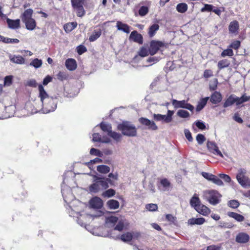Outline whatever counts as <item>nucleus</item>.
<instances>
[{"mask_svg":"<svg viewBox=\"0 0 250 250\" xmlns=\"http://www.w3.org/2000/svg\"><path fill=\"white\" fill-rule=\"evenodd\" d=\"M250 237L246 233L241 232L238 234L236 237V241L240 243H246L249 240Z\"/></svg>","mask_w":250,"mask_h":250,"instance_id":"nucleus-13","label":"nucleus"},{"mask_svg":"<svg viewBox=\"0 0 250 250\" xmlns=\"http://www.w3.org/2000/svg\"><path fill=\"white\" fill-rule=\"evenodd\" d=\"M159 25L158 24L155 23L152 24L151 26H150L148 30V35L150 37H153L156 32L159 30Z\"/></svg>","mask_w":250,"mask_h":250,"instance_id":"nucleus-33","label":"nucleus"},{"mask_svg":"<svg viewBox=\"0 0 250 250\" xmlns=\"http://www.w3.org/2000/svg\"><path fill=\"white\" fill-rule=\"evenodd\" d=\"M89 205L93 208H100L103 207V203L101 198L94 197L90 200Z\"/></svg>","mask_w":250,"mask_h":250,"instance_id":"nucleus-12","label":"nucleus"},{"mask_svg":"<svg viewBox=\"0 0 250 250\" xmlns=\"http://www.w3.org/2000/svg\"><path fill=\"white\" fill-rule=\"evenodd\" d=\"M246 170L240 168L238 170L236 179L238 183L244 188H250V180L246 176Z\"/></svg>","mask_w":250,"mask_h":250,"instance_id":"nucleus-6","label":"nucleus"},{"mask_svg":"<svg viewBox=\"0 0 250 250\" xmlns=\"http://www.w3.org/2000/svg\"><path fill=\"white\" fill-rule=\"evenodd\" d=\"M196 210L204 216H207L210 213V209L207 207L202 204H201L200 207L197 208Z\"/></svg>","mask_w":250,"mask_h":250,"instance_id":"nucleus-26","label":"nucleus"},{"mask_svg":"<svg viewBox=\"0 0 250 250\" xmlns=\"http://www.w3.org/2000/svg\"><path fill=\"white\" fill-rule=\"evenodd\" d=\"M130 39L140 44H142L143 42L142 36L140 34L138 33L136 31H133L131 33Z\"/></svg>","mask_w":250,"mask_h":250,"instance_id":"nucleus-15","label":"nucleus"},{"mask_svg":"<svg viewBox=\"0 0 250 250\" xmlns=\"http://www.w3.org/2000/svg\"><path fill=\"white\" fill-rule=\"evenodd\" d=\"M100 126L102 130L107 133L108 135L112 131V127L111 125L105 123H101Z\"/></svg>","mask_w":250,"mask_h":250,"instance_id":"nucleus-35","label":"nucleus"},{"mask_svg":"<svg viewBox=\"0 0 250 250\" xmlns=\"http://www.w3.org/2000/svg\"><path fill=\"white\" fill-rule=\"evenodd\" d=\"M101 35V31L99 30L98 31L95 30L92 35L89 37V41L90 42H94L100 37Z\"/></svg>","mask_w":250,"mask_h":250,"instance_id":"nucleus-40","label":"nucleus"},{"mask_svg":"<svg viewBox=\"0 0 250 250\" xmlns=\"http://www.w3.org/2000/svg\"><path fill=\"white\" fill-rule=\"evenodd\" d=\"M227 214L229 217L233 218L238 222H242L244 220V217L237 213L233 212H228Z\"/></svg>","mask_w":250,"mask_h":250,"instance_id":"nucleus-28","label":"nucleus"},{"mask_svg":"<svg viewBox=\"0 0 250 250\" xmlns=\"http://www.w3.org/2000/svg\"><path fill=\"white\" fill-rule=\"evenodd\" d=\"M229 206L230 208H235L239 207V203L238 201L235 200H230L229 203Z\"/></svg>","mask_w":250,"mask_h":250,"instance_id":"nucleus-53","label":"nucleus"},{"mask_svg":"<svg viewBox=\"0 0 250 250\" xmlns=\"http://www.w3.org/2000/svg\"><path fill=\"white\" fill-rule=\"evenodd\" d=\"M195 125L198 128L201 130H204L206 128L205 123L203 122L197 121L195 122Z\"/></svg>","mask_w":250,"mask_h":250,"instance_id":"nucleus-63","label":"nucleus"},{"mask_svg":"<svg viewBox=\"0 0 250 250\" xmlns=\"http://www.w3.org/2000/svg\"><path fill=\"white\" fill-rule=\"evenodd\" d=\"M249 100H250V96H247L245 93L243 94L240 97L231 94L225 101L223 106L227 107L233 105L234 103L236 104L237 106H239Z\"/></svg>","mask_w":250,"mask_h":250,"instance_id":"nucleus-3","label":"nucleus"},{"mask_svg":"<svg viewBox=\"0 0 250 250\" xmlns=\"http://www.w3.org/2000/svg\"><path fill=\"white\" fill-rule=\"evenodd\" d=\"M188 5L186 3H180L177 5L176 10L181 13H185L188 10Z\"/></svg>","mask_w":250,"mask_h":250,"instance_id":"nucleus-36","label":"nucleus"},{"mask_svg":"<svg viewBox=\"0 0 250 250\" xmlns=\"http://www.w3.org/2000/svg\"><path fill=\"white\" fill-rule=\"evenodd\" d=\"M146 208L150 211H154L157 210L158 206L155 204H148L146 205Z\"/></svg>","mask_w":250,"mask_h":250,"instance_id":"nucleus-44","label":"nucleus"},{"mask_svg":"<svg viewBox=\"0 0 250 250\" xmlns=\"http://www.w3.org/2000/svg\"><path fill=\"white\" fill-rule=\"evenodd\" d=\"M177 115L182 118H188L190 116L189 112L183 109L179 110L177 112Z\"/></svg>","mask_w":250,"mask_h":250,"instance_id":"nucleus-39","label":"nucleus"},{"mask_svg":"<svg viewBox=\"0 0 250 250\" xmlns=\"http://www.w3.org/2000/svg\"><path fill=\"white\" fill-rule=\"evenodd\" d=\"M213 72L210 69H206L204 71L203 76L205 78H208L213 76Z\"/></svg>","mask_w":250,"mask_h":250,"instance_id":"nucleus-60","label":"nucleus"},{"mask_svg":"<svg viewBox=\"0 0 250 250\" xmlns=\"http://www.w3.org/2000/svg\"><path fill=\"white\" fill-rule=\"evenodd\" d=\"M39 97L42 103V111L44 113L54 111L57 107L55 100L49 97L42 84L39 85Z\"/></svg>","mask_w":250,"mask_h":250,"instance_id":"nucleus-1","label":"nucleus"},{"mask_svg":"<svg viewBox=\"0 0 250 250\" xmlns=\"http://www.w3.org/2000/svg\"><path fill=\"white\" fill-rule=\"evenodd\" d=\"M174 111L168 110L167 115H162L160 114H154L153 119L156 121H163L166 123H169L172 120V116Z\"/></svg>","mask_w":250,"mask_h":250,"instance_id":"nucleus-7","label":"nucleus"},{"mask_svg":"<svg viewBox=\"0 0 250 250\" xmlns=\"http://www.w3.org/2000/svg\"><path fill=\"white\" fill-rule=\"evenodd\" d=\"M118 129L125 136L134 137L137 135V129L135 125L128 122H123L118 125Z\"/></svg>","mask_w":250,"mask_h":250,"instance_id":"nucleus-4","label":"nucleus"},{"mask_svg":"<svg viewBox=\"0 0 250 250\" xmlns=\"http://www.w3.org/2000/svg\"><path fill=\"white\" fill-rule=\"evenodd\" d=\"M133 237V234L131 232H127L122 234L120 237L119 235L115 237V239H121L122 241L125 242H127L130 241Z\"/></svg>","mask_w":250,"mask_h":250,"instance_id":"nucleus-20","label":"nucleus"},{"mask_svg":"<svg viewBox=\"0 0 250 250\" xmlns=\"http://www.w3.org/2000/svg\"><path fill=\"white\" fill-rule=\"evenodd\" d=\"M139 121L142 125L146 126L148 129L152 130L158 129V126L154 122L150 121L146 118L141 117L139 119Z\"/></svg>","mask_w":250,"mask_h":250,"instance_id":"nucleus-9","label":"nucleus"},{"mask_svg":"<svg viewBox=\"0 0 250 250\" xmlns=\"http://www.w3.org/2000/svg\"><path fill=\"white\" fill-rule=\"evenodd\" d=\"M208 99L209 97H206L201 99L198 103V104L196 108V110L197 112H199L200 111H201L206 105Z\"/></svg>","mask_w":250,"mask_h":250,"instance_id":"nucleus-32","label":"nucleus"},{"mask_svg":"<svg viewBox=\"0 0 250 250\" xmlns=\"http://www.w3.org/2000/svg\"><path fill=\"white\" fill-rule=\"evenodd\" d=\"M77 52L79 55H82L87 50L86 48L83 45H79L77 48Z\"/></svg>","mask_w":250,"mask_h":250,"instance_id":"nucleus-62","label":"nucleus"},{"mask_svg":"<svg viewBox=\"0 0 250 250\" xmlns=\"http://www.w3.org/2000/svg\"><path fill=\"white\" fill-rule=\"evenodd\" d=\"M164 45V43L159 41H152L150 42L149 49V54L154 55L159 50L160 48Z\"/></svg>","mask_w":250,"mask_h":250,"instance_id":"nucleus-10","label":"nucleus"},{"mask_svg":"<svg viewBox=\"0 0 250 250\" xmlns=\"http://www.w3.org/2000/svg\"><path fill=\"white\" fill-rule=\"evenodd\" d=\"M213 8V6L210 4H206L203 8H202L201 10V11L202 12L205 11H212Z\"/></svg>","mask_w":250,"mask_h":250,"instance_id":"nucleus-59","label":"nucleus"},{"mask_svg":"<svg viewBox=\"0 0 250 250\" xmlns=\"http://www.w3.org/2000/svg\"><path fill=\"white\" fill-rule=\"evenodd\" d=\"M77 11V15L78 17H82L85 14L83 5L74 8Z\"/></svg>","mask_w":250,"mask_h":250,"instance_id":"nucleus-43","label":"nucleus"},{"mask_svg":"<svg viewBox=\"0 0 250 250\" xmlns=\"http://www.w3.org/2000/svg\"><path fill=\"white\" fill-rule=\"evenodd\" d=\"M97 170L102 173H107L110 171V167L106 165H100L97 167Z\"/></svg>","mask_w":250,"mask_h":250,"instance_id":"nucleus-38","label":"nucleus"},{"mask_svg":"<svg viewBox=\"0 0 250 250\" xmlns=\"http://www.w3.org/2000/svg\"><path fill=\"white\" fill-rule=\"evenodd\" d=\"M6 21L8 27L10 28L18 29L20 26V20L19 19L13 20L9 18H7Z\"/></svg>","mask_w":250,"mask_h":250,"instance_id":"nucleus-16","label":"nucleus"},{"mask_svg":"<svg viewBox=\"0 0 250 250\" xmlns=\"http://www.w3.org/2000/svg\"><path fill=\"white\" fill-rule=\"evenodd\" d=\"M72 5L73 8L83 5V0H71Z\"/></svg>","mask_w":250,"mask_h":250,"instance_id":"nucleus-48","label":"nucleus"},{"mask_svg":"<svg viewBox=\"0 0 250 250\" xmlns=\"http://www.w3.org/2000/svg\"><path fill=\"white\" fill-rule=\"evenodd\" d=\"M116 27L118 30L122 31L127 34L130 32V27L126 24L118 21L116 23Z\"/></svg>","mask_w":250,"mask_h":250,"instance_id":"nucleus-17","label":"nucleus"},{"mask_svg":"<svg viewBox=\"0 0 250 250\" xmlns=\"http://www.w3.org/2000/svg\"><path fill=\"white\" fill-rule=\"evenodd\" d=\"M233 55V52L231 49L228 48L227 49L224 50L222 53H221V56L223 57H225V56H232Z\"/></svg>","mask_w":250,"mask_h":250,"instance_id":"nucleus-46","label":"nucleus"},{"mask_svg":"<svg viewBox=\"0 0 250 250\" xmlns=\"http://www.w3.org/2000/svg\"><path fill=\"white\" fill-rule=\"evenodd\" d=\"M201 174L205 179L210 181H211L214 176V175L206 172H202Z\"/></svg>","mask_w":250,"mask_h":250,"instance_id":"nucleus-57","label":"nucleus"},{"mask_svg":"<svg viewBox=\"0 0 250 250\" xmlns=\"http://www.w3.org/2000/svg\"><path fill=\"white\" fill-rule=\"evenodd\" d=\"M42 64V61L37 58L34 59L30 63V65L36 68L40 67Z\"/></svg>","mask_w":250,"mask_h":250,"instance_id":"nucleus-41","label":"nucleus"},{"mask_svg":"<svg viewBox=\"0 0 250 250\" xmlns=\"http://www.w3.org/2000/svg\"><path fill=\"white\" fill-rule=\"evenodd\" d=\"M102 162V159L96 158L92 160H91L90 161L84 163V165L87 166L90 169H91V167H90V164H93L95 163H101Z\"/></svg>","mask_w":250,"mask_h":250,"instance_id":"nucleus-50","label":"nucleus"},{"mask_svg":"<svg viewBox=\"0 0 250 250\" xmlns=\"http://www.w3.org/2000/svg\"><path fill=\"white\" fill-rule=\"evenodd\" d=\"M148 12V8L146 6H143L140 7L139 10V14L141 16L146 15Z\"/></svg>","mask_w":250,"mask_h":250,"instance_id":"nucleus-47","label":"nucleus"},{"mask_svg":"<svg viewBox=\"0 0 250 250\" xmlns=\"http://www.w3.org/2000/svg\"><path fill=\"white\" fill-rule=\"evenodd\" d=\"M10 60L15 63L22 64L25 62L24 59L20 55H14L10 56Z\"/></svg>","mask_w":250,"mask_h":250,"instance_id":"nucleus-24","label":"nucleus"},{"mask_svg":"<svg viewBox=\"0 0 250 250\" xmlns=\"http://www.w3.org/2000/svg\"><path fill=\"white\" fill-rule=\"evenodd\" d=\"M108 136L112 138L117 142H119L122 139V135L120 133L116 132H113L112 131L109 134Z\"/></svg>","mask_w":250,"mask_h":250,"instance_id":"nucleus-42","label":"nucleus"},{"mask_svg":"<svg viewBox=\"0 0 250 250\" xmlns=\"http://www.w3.org/2000/svg\"><path fill=\"white\" fill-rule=\"evenodd\" d=\"M92 140L94 142H100L104 143H109L111 142V140L107 137H104L102 138L99 133H94Z\"/></svg>","mask_w":250,"mask_h":250,"instance_id":"nucleus-19","label":"nucleus"},{"mask_svg":"<svg viewBox=\"0 0 250 250\" xmlns=\"http://www.w3.org/2000/svg\"><path fill=\"white\" fill-rule=\"evenodd\" d=\"M196 140L198 143L200 145H202L204 141L206 140L205 136L201 134H199L196 136Z\"/></svg>","mask_w":250,"mask_h":250,"instance_id":"nucleus-54","label":"nucleus"},{"mask_svg":"<svg viewBox=\"0 0 250 250\" xmlns=\"http://www.w3.org/2000/svg\"><path fill=\"white\" fill-rule=\"evenodd\" d=\"M191 206L196 209L197 208L200 207L201 204L200 200L196 194H194L190 201Z\"/></svg>","mask_w":250,"mask_h":250,"instance_id":"nucleus-21","label":"nucleus"},{"mask_svg":"<svg viewBox=\"0 0 250 250\" xmlns=\"http://www.w3.org/2000/svg\"><path fill=\"white\" fill-rule=\"evenodd\" d=\"M211 182L218 186L223 185V182L222 181V180L215 175H214L213 177L212 178Z\"/></svg>","mask_w":250,"mask_h":250,"instance_id":"nucleus-56","label":"nucleus"},{"mask_svg":"<svg viewBox=\"0 0 250 250\" xmlns=\"http://www.w3.org/2000/svg\"><path fill=\"white\" fill-rule=\"evenodd\" d=\"M65 66L68 70L73 71L76 69L77 65L74 59H68L65 61Z\"/></svg>","mask_w":250,"mask_h":250,"instance_id":"nucleus-18","label":"nucleus"},{"mask_svg":"<svg viewBox=\"0 0 250 250\" xmlns=\"http://www.w3.org/2000/svg\"><path fill=\"white\" fill-rule=\"evenodd\" d=\"M125 222L123 220L119 221L118 224L114 228V230H119L120 231H122L124 227Z\"/></svg>","mask_w":250,"mask_h":250,"instance_id":"nucleus-52","label":"nucleus"},{"mask_svg":"<svg viewBox=\"0 0 250 250\" xmlns=\"http://www.w3.org/2000/svg\"><path fill=\"white\" fill-rule=\"evenodd\" d=\"M208 150L214 155H217L223 158V155L219 150L216 143L213 142L208 141L207 144Z\"/></svg>","mask_w":250,"mask_h":250,"instance_id":"nucleus-11","label":"nucleus"},{"mask_svg":"<svg viewBox=\"0 0 250 250\" xmlns=\"http://www.w3.org/2000/svg\"><path fill=\"white\" fill-rule=\"evenodd\" d=\"M184 133L186 138L188 141L192 142L193 141V138L192 137L191 134L188 129H185Z\"/></svg>","mask_w":250,"mask_h":250,"instance_id":"nucleus-61","label":"nucleus"},{"mask_svg":"<svg viewBox=\"0 0 250 250\" xmlns=\"http://www.w3.org/2000/svg\"><path fill=\"white\" fill-rule=\"evenodd\" d=\"M77 26L76 22H69L65 24L63 26L64 31L69 33L74 29Z\"/></svg>","mask_w":250,"mask_h":250,"instance_id":"nucleus-30","label":"nucleus"},{"mask_svg":"<svg viewBox=\"0 0 250 250\" xmlns=\"http://www.w3.org/2000/svg\"><path fill=\"white\" fill-rule=\"evenodd\" d=\"M219 176L221 178L223 179L224 181L226 182L229 183L231 181L230 177L228 175L224 174H220Z\"/></svg>","mask_w":250,"mask_h":250,"instance_id":"nucleus-64","label":"nucleus"},{"mask_svg":"<svg viewBox=\"0 0 250 250\" xmlns=\"http://www.w3.org/2000/svg\"><path fill=\"white\" fill-rule=\"evenodd\" d=\"M229 65L230 62L227 59H224L219 61L217 66L219 70H220L224 68L228 67Z\"/></svg>","mask_w":250,"mask_h":250,"instance_id":"nucleus-34","label":"nucleus"},{"mask_svg":"<svg viewBox=\"0 0 250 250\" xmlns=\"http://www.w3.org/2000/svg\"><path fill=\"white\" fill-rule=\"evenodd\" d=\"M93 182L88 188L87 191L90 193H97L101 192L108 188L107 182H110V180L107 178L106 181L104 180L102 177L93 176Z\"/></svg>","mask_w":250,"mask_h":250,"instance_id":"nucleus-2","label":"nucleus"},{"mask_svg":"<svg viewBox=\"0 0 250 250\" xmlns=\"http://www.w3.org/2000/svg\"><path fill=\"white\" fill-rule=\"evenodd\" d=\"M115 194V191L112 189H109L104 192L102 195L104 197H110L113 196Z\"/></svg>","mask_w":250,"mask_h":250,"instance_id":"nucleus-45","label":"nucleus"},{"mask_svg":"<svg viewBox=\"0 0 250 250\" xmlns=\"http://www.w3.org/2000/svg\"><path fill=\"white\" fill-rule=\"evenodd\" d=\"M90 153L91 155L97 156L99 157H102L103 156V153L100 151L99 150L97 149L94 148H92L90 149Z\"/></svg>","mask_w":250,"mask_h":250,"instance_id":"nucleus-49","label":"nucleus"},{"mask_svg":"<svg viewBox=\"0 0 250 250\" xmlns=\"http://www.w3.org/2000/svg\"><path fill=\"white\" fill-rule=\"evenodd\" d=\"M203 197L211 205H215L220 202L221 195L215 190H206L203 192Z\"/></svg>","mask_w":250,"mask_h":250,"instance_id":"nucleus-5","label":"nucleus"},{"mask_svg":"<svg viewBox=\"0 0 250 250\" xmlns=\"http://www.w3.org/2000/svg\"><path fill=\"white\" fill-rule=\"evenodd\" d=\"M118 218L115 216H110L106 218V225L108 227H112L117 222Z\"/></svg>","mask_w":250,"mask_h":250,"instance_id":"nucleus-29","label":"nucleus"},{"mask_svg":"<svg viewBox=\"0 0 250 250\" xmlns=\"http://www.w3.org/2000/svg\"><path fill=\"white\" fill-rule=\"evenodd\" d=\"M149 53V52H148V51L146 48L143 47L140 49L139 52V55L142 57H144L148 55Z\"/></svg>","mask_w":250,"mask_h":250,"instance_id":"nucleus-51","label":"nucleus"},{"mask_svg":"<svg viewBox=\"0 0 250 250\" xmlns=\"http://www.w3.org/2000/svg\"><path fill=\"white\" fill-rule=\"evenodd\" d=\"M33 11L32 9H28L26 10L21 16V19L23 22L31 19Z\"/></svg>","mask_w":250,"mask_h":250,"instance_id":"nucleus-23","label":"nucleus"},{"mask_svg":"<svg viewBox=\"0 0 250 250\" xmlns=\"http://www.w3.org/2000/svg\"><path fill=\"white\" fill-rule=\"evenodd\" d=\"M161 185L163 187V191H168L171 188L170 182L166 178L162 179L160 181Z\"/></svg>","mask_w":250,"mask_h":250,"instance_id":"nucleus-31","label":"nucleus"},{"mask_svg":"<svg viewBox=\"0 0 250 250\" xmlns=\"http://www.w3.org/2000/svg\"><path fill=\"white\" fill-rule=\"evenodd\" d=\"M25 24L27 29L29 30H34L36 26V22L35 20L34 19H31L28 20H27L23 22Z\"/></svg>","mask_w":250,"mask_h":250,"instance_id":"nucleus-25","label":"nucleus"},{"mask_svg":"<svg viewBox=\"0 0 250 250\" xmlns=\"http://www.w3.org/2000/svg\"><path fill=\"white\" fill-rule=\"evenodd\" d=\"M67 77V75L64 72L60 71L57 75V78L60 81H63L64 80L66 79Z\"/></svg>","mask_w":250,"mask_h":250,"instance_id":"nucleus-55","label":"nucleus"},{"mask_svg":"<svg viewBox=\"0 0 250 250\" xmlns=\"http://www.w3.org/2000/svg\"><path fill=\"white\" fill-rule=\"evenodd\" d=\"M205 222V219L204 218L201 217V218H192L191 219H189L188 220V224L191 225H202Z\"/></svg>","mask_w":250,"mask_h":250,"instance_id":"nucleus-27","label":"nucleus"},{"mask_svg":"<svg viewBox=\"0 0 250 250\" xmlns=\"http://www.w3.org/2000/svg\"><path fill=\"white\" fill-rule=\"evenodd\" d=\"M172 104L175 108H185L192 112L194 109V106L188 103L187 101H178L175 99L172 100Z\"/></svg>","mask_w":250,"mask_h":250,"instance_id":"nucleus-8","label":"nucleus"},{"mask_svg":"<svg viewBox=\"0 0 250 250\" xmlns=\"http://www.w3.org/2000/svg\"><path fill=\"white\" fill-rule=\"evenodd\" d=\"M107 204L108 207L110 209H115L118 208L119 207V203L117 200H109Z\"/></svg>","mask_w":250,"mask_h":250,"instance_id":"nucleus-37","label":"nucleus"},{"mask_svg":"<svg viewBox=\"0 0 250 250\" xmlns=\"http://www.w3.org/2000/svg\"><path fill=\"white\" fill-rule=\"evenodd\" d=\"M13 76H7L4 78V85L6 86H9L12 84Z\"/></svg>","mask_w":250,"mask_h":250,"instance_id":"nucleus-58","label":"nucleus"},{"mask_svg":"<svg viewBox=\"0 0 250 250\" xmlns=\"http://www.w3.org/2000/svg\"><path fill=\"white\" fill-rule=\"evenodd\" d=\"M239 29V23L236 21H231L229 25V29L231 33L236 34Z\"/></svg>","mask_w":250,"mask_h":250,"instance_id":"nucleus-22","label":"nucleus"},{"mask_svg":"<svg viewBox=\"0 0 250 250\" xmlns=\"http://www.w3.org/2000/svg\"><path fill=\"white\" fill-rule=\"evenodd\" d=\"M222 99V95L221 93L217 91L213 92L210 98V102L214 104H216L220 103Z\"/></svg>","mask_w":250,"mask_h":250,"instance_id":"nucleus-14","label":"nucleus"}]
</instances>
